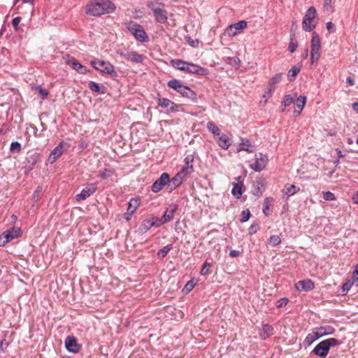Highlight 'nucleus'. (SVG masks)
Wrapping results in <instances>:
<instances>
[{"instance_id": "obj_1", "label": "nucleus", "mask_w": 358, "mask_h": 358, "mask_svg": "<svg viewBox=\"0 0 358 358\" xmlns=\"http://www.w3.org/2000/svg\"><path fill=\"white\" fill-rule=\"evenodd\" d=\"M116 6L110 0H92L85 6L87 15L99 17L113 13Z\"/></svg>"}, {"instance_id": "obj_2", "label": "nucleus", "mask_w": 358, "mask_h": 358, "mask_svg": "<svg viewBox=\"0 0 358 358\" xmlns=\"http://www.w3.org/2000/svg\"><path fill=\"white\" fill-rule=\"evenodd\" d=\"M147 6L153 13L155 20L161 24L167 22V11L165 5L159 0H152L147 3Z\"/></svg>"}, {"instance_id": "obj_3", "label": "nucleus", "mask_w": 358, "mask_h": 358, "mask_svg": "<svg viewBox=\"0 0 358 358\" xmlns=\"http://www.w3.org/2000/svg\"><path fill=\"white\" fill-rule=\"evenodd\" d=\"M341 343L338 340L330 338L320 342L313 350L312 352L317 356L324 358L328 355L331 347L338 346Z\"/></svg>"}, {"instance_id": "obj_4", "label": "nucleus", "mask_w": 358, "mask_h": 358, "mask_svg": "<svg viewBox=\"0 0 358 358\" xmlns=\"http://www.w3.org/2000/svg\"><path fill=\"white\" fill-rule=\"evenodd\" d=\"M126 27L131 34L138 41L142 43H146L149 41V36L141 24L134 21H129V22L126 23Z\"/></svg>"}, {"instance_id": "obj_5", "label": "nucleus", "mask_w": 358, "mask_h": 358, "mask_svg": "<svg viewBox=\"0 0 358 358\" xmlns=\"http://www.w3.org/2000/svg\"><path fill=\"white\" fill-rule=\"evenodd\" d=\"M167 85L170 88L173 89L184 97L192 99L195 97V93L178 80H171L168 82Z\"/></svg>"}, {"instance_id": "obj_6", "label": "nucleus", "mask_w": 358, "mask_h": 358, "mask_svg": "<svg viewBox=\"0 0 358 358\" xmlns=\"http://www.w3.org/2000/svg\"><path fill=\"white\" fill-rule=\"evenodd\" d=\"M316 15V9L313 6L310 7L306 11L302 22L303 29L306 31H310L315 28V25L313 22Z\"/></svg>"}, {"instance_id": "obj_7", "label": "nucleus", "mask_w": 358, "mask_h": 358, "mask_svg": "<svg viewBox=\"0 0 358 358\" xmlns=\"http://www.w3.org/2000/svg\"><path fill=\"white\" fill-rule=\"evenodd\" d=\"M22 231L19 227H13L0 235V246H4L8 242L20 237Z\"/></svg>"}, {"instance_id": "obj_8", "label": "nucleus", "mask_w": 358, "mask_h": 358, "mask_svg": "<svg viewBox=\"0 0 358 358\" xmlns=\"http://www.w3.org/2000/svg\"><path fill=\"white\" fill-rule=\"evenodd\" d=\"M321 43L319 35L313 32L311 38L310 59L312 63L317 61L320 57Z\"/></svg>"}, {"instance_id": "obj_9", "label": "nucleus", "mask_w": 358, "mask_h": 358, "mask_svg": "<svg viewBox=\"0 0 358 358\" xmlns=\"http://www.w3.org/2000/svg\"><path fill=\"white\" fill-rule=\"evenodd\" d=\"M92 66L101 73L111 75L115 72L114 66L109 62L96 59L91 62Z\"/></svg>"}, {"instance_id": "obj_10", "label": "nucleus", "mask_w": 358, "mask_h": 358, "mask_svg": "<svg viewBox=\"0 0 358 358\" xmlns=\"http://www.w3.org/2000/svg\"><path fill=\"white\" fill-rule=\"evenodd\" d=\"M268 157L262 153L255 155V162L250 164V168L256 172H260L267 165Z\"/></svg>"}, {"instance_id": "obj_11", "label": "nucleus", "mask_w": 358, "mask_h": 358, "mask_svg": "<svg viewBox=\"0 0 358 358\" xmlns=\"http://www.w3.org/2000/svg\"><path fill=\"white\" fill-rule=\"evenodd\" d=\"M247 22L245 20L238 21L236 23L228 26L225 29V33H227L229 36H234L245 29L247 27Z\"/></svg>"}, {"instance_id": "obj_12", "label": "nucleus", "mask_w": 358, "mask_h": 358, "mask_svg": "<svg viewBox=\"0 0 358 358\" xmlns=\"http://www.w3.org/2000/svg\"><path fill=\"white\" fill-rule=\"evenodd\" d=\"M168 184L170 185V176L167 173H163L160 178L153 183L152 191L155 193H157Z\"/></svg>"}, {"instance_id": "obj_13", "label": "nucleus", "mask_w": 358, "mask_h": 358, "mask_svg": "<svg viewBox=\"0 0 358 358\" xmlns=\"http://www.w3.org/2000/svg\"><path fill=\"white\" fill-rule=\"evenodd\" d=\"M96 184L95 183H90L88 184L80 194H78L76 196V199L77 201H80L85 200L88 197H90L92 194H93L96 190Z\"/></svg>"}, {"instance_id": "obj_14", "label": "nucleus", "mask_w": 358, "mask_h": 358, "mask_svg": "<svg viewBox=\"0 0 358 358\" xmlns=\"http://www.w3.org/2000/svg\"><path fill=\"white\" fill-rule=\"evenodd\" d=\"M189 174L190 173L185 171V170L180 169L172 179H170L171 189H173L180 186Z\"/></svg>"}, {"instance_id": "obj_15", "label": "nucleus", "mask_w": 358, "mask_h": 358, "mask_svg": "<svg viewBox=\"0 0 358 358\" xmlns=\"http://www.w3.org/2000/svg\"><path fill=\"white\" fill-rule=\"evenodd\" d=\"M121 56L124 57L127 61L132 63H141L144 59V56L138 54L136 51H127L125 52H118Z\"/></svg>"}, {"instance_id": "obj_16", "label": "nucleus", "mask_w": 358, "mask_h": 358, "mask_svg": "<svg viewBox=\"0 0 358 358\" xmlns=\"http://www.w3.org/2000/svg\"><path fill=\"white\" fill-rule=\"evenodd\" d=\"M67 147V144L64 142H61L55 147L49 156L50 162H55L62 155Z\"/></svg>"}, {"instance_id": "obj_17", "label": "nucleus", "mask_w": 358, "mask_h": 358, "mask_svg": "<svg viewBox=\"0 0 358 358\" xmlns=\"http://www.w3.org/2000/svg\"><path fill=\"white\" fill-rule=\"evenodd\" d=\"M157 104L159 107L166 108L168 112L173 113L178 110L177 104L168 99H159L157 101Z\"/></svg>"}, {"instance_id": "obj_18", "label": "nucleus", "mask_w": 358, "mask_h": 358, "mask_svg": "<svg viewBox=\"0 0 358 358\" xmlns=\"http://www.w3.org/2000/svg\"><path fill=\"white\" fill-rule=\"evenodd\" d=\"M140 206V200L138 198L131 199L129 202L127 213L125 214V219L129 221L131 215L134 213L136 209Z\"/></svg>"}, {"instance_id": "obj_19", "label": "nucleus", "mask_w": 358, "mask_h": 358, "mask_svg": "<svg viewBox=\"0 0 358 358\" xmlns=\"http://www.w3.org/2000/svg\"><path fill=\"white\" fill-rule=\"evenodd\" d=\"M65 346L66 349L71 352H78L80 350V345L74 336H67L65 340Z\"/></svg>"}, {"instance_id": "obj_20", "label": "nucleus", "mask_w": 358, "mask_h": 358, "mask_svg": "<svg viewBox=\"0 0 358 358\" xmlns=\"http://www.w3.org/2000/svg\"><path fill=\"white\" fill-rule=\"evenodd\" d=\"M236 182H234L233 188L231 190L232 194L237 199L240 198L242 195V187L243 186V180L241 176L236 178Z\"/></svg>"}, {"instance_id": "obj_21", "label": "nucleus", "mask_w": 358, "mask_h": 358, "mask_svg": "<svg viewBox=\"0 0 358 358\" xmlns=\"http://www.w3.org/2000/svg\"><path fill=\"white\" fill-rule=\"evenodd\" d=\"M314 287V282L311 280H300L296 284V288L299 291H310Z\"/></svg>"}, {"instance_id": "obj_22", "label": "nucleus", "mask_w": 358, "mask_h": 358, "mask_svg": "<svg viewBox=\"0 0 358 358\" xmlns=\"http://www.w3.org/2000/svg\"><path fill=\"white\" fill-rule=\"evenodd\" d=\"M187 73H195L199 76H204L207 74V70L193 63H189L188 67L187 69Z\"/></svg>"}, {"instance_id": "obj_23", "label": "nucleus", "mask_w": 358, "mask_h": 358, "mask_svg": "<svg viewBox=\"0 0 358 358\" xmlns=\"http://www.w3.org/2000/svg\"><path fill=\"white\" fill-rule=\"evenodd\" d=\"M273 334V327L268 324L262 325L259 331V336L262 340H266L271 337Z\"/></svg>"}, {"instance_id": "obj_24", "label": "nucleus", "mask_w": 358, "mask_h": 358, "mask_svg": "<svg viewBox=\"0 0 358 358\" xmlns=\"http://www.w3.org/2000/svg\"><path fill=\"white\" fill-rule=\"evenodd\" d=\"M177 208L178 207L175 204H171L169 206L162 217L163 218V221L165 222V223L171 221L173 218L174 213Z\"/></svg>"}, {"instance_id": "obj_25", "label": "nucleus", "mask_w": 358, "mask_h": 358, "mask_svg": "<svg viewBox=\"0 0 358 358\" xmlns=\"http://www.w3.org/2000/svg\"><path fill=\"white\" fill-rule=\"evenodd\" d=\"M194 161V156L192 155H188L185 158L184 162L185 164L181 169L185 170V171L192 173L194 171V167L192 162Z\"/></svg>"}, {"instance_id": "obj_26", "label": "nucleus", "mask_w": 358, "mask_h": 358, "mask_svg": "<svg viewBox=\"0 0 358 358\" xmlns=\"http://www.w3.org/2000/svg\"><path fill=\"white\" fill-rule=\"evenodd\" d=\"M171 64L173 67L176 69L187 72V69L188 67L189 62L181 59H172L171 61Z\"/></svg>"}, {"instance_id": "obj_27", "label": "nucleus", "mask_w": 358, "mask_h": 358, "mask_svg": "<svg viewBox=\"0 0 358 358\" xmlns=\"http://www.w3.org/2000/svg\"><path fill=\"white\" fill-rule=\"evenodd\" d=\"M68 64L75 70L80 73H85L87 69L85 66L80 64L76 59L72 58L69 60Z\"/></svg>"}, {"instance_id": "obj_28", "label": "nucleus", "mask_w": 358, "mask_h": 358, "mask_svg": "<svg viewBox=\"0 0 358 358\" xmlns=\"http://www.w3.org/2000/svg\"><path fill=\"white\" fill-rule=\"evenodd\" d=\"M315 330L320 338L326 335L331 334L334 331V329L329 326L317 327L315 328Z\"/></svg>"}, {"instance_id": "obj_29", "label": "nucleus", "mask_w": 358, "mask_h": 358, "mask_svg": "<svg viewBox=\"0 0 358 358\" xmlns=\"http://www.w3.org/2000/svg\"><path fill=\"white\" fill-rule=\"evenodd\" d=\"M225 63L230 65L231 69H238L240 66L241 61L238 57H228L225 59Z\"/></svg>"}, {"instance_id": "obj_30", "label": "nucleus", "mask_w": 358, "mask_h": 358, "mask_svg": "<svg viewBox=\"0 0 358 358\" xmlns=\"http://www.w3.org/2000/svg\"><path fill=\"white\" fill-rule=\"evenodd\" d=\"M299 187H296L294 185L287 184L285 186L283 193L285 195L289 196L297 193L299 191Z\"/></svg>"}, {"instance_id": "obj_31", "label": "nucleus", "mask_w": 358, "mask_h": 358, "mask_svg": "<svg viewBox=\"0 0 358 358\" xmlns=\"http://www.w3.org/2000/svg\"><path fill=\"white\" fill-rule=\"evenodd\" d=\"M251 143L249 139H242V142L239 145L238 148H237V152H240L242 150L246 151L249 153L252 152V150L250 149Z\"/></svg>"}, {"instance_id": "obj_32", "label": "nucleus", "mask_w": 358, "mask_h": 358, "mask_svg": "<svg viewBox=\"0 0 358 358\" xmlns=\"http://www.w3.org/2000/svg\"><path fill=\"white\" fill-rule=\"evenodd\" d=\"M320 337L315 330V329H314L313 330V331L311 333H309L305 340H304V343L306 345H307L308 346L310 345L315 341H316L317 339H318Z\"/></svg>"}, {"instance_id": "obj_33", "label": "nucleus", "mask_w": 358, "mask_h": 358, "mask_svg": "<svg viewBox=\"0 0 358 358\" xmlns=\"http://www.w3.org/2000/svg\"><path fill=\"white\" fill-rule=\"evenodd\" d=\"M89 88L95 92L104 94L106 92L105 87H100L99 85L94 81H90L88 84Z\"/></svg>"}, {"instance_id": "obj_34", "label": "nucleus", "mask_w": 358, "mask_h": 358, "mask_svg": "<svg viewBox=\"0 0 358 358\" xmlns=\"http://www.w3.org/2000/svg\"><path fill=\"white\" fill-rule=\"evenodd\" d=\"M273 199L272 197H267L264 199L263 204V213L265 215H268L270 206L272 205Z\"/></svg>"}, {"instance_id": "obj_35", "label": "nucleus", "mask_w": 358, "mask_h": 358, "mask_svg": "<svg viewBox=\"0 0 358 358\" xmlns=\"http://www.w3.org/2000/svg\"><path fill=\"white\" fill-rule=\"evenodd\" d=\"M300 72V68L297 66H293L287 73V78L289 81H294L295 76Z\"/></svg>"}, {"instance_id": "obj_36", "label": "nucleus", "mask_w": 358, "mask_h": 358, "mask_svg": "<svg viewBox=\"0 0 358 358\" xmlns=\"http://www.w3.org/2000/svg\"><path fill=\"white\" fill-rule=\"evenodd\" d=\"M306 103V97L305 96H299L296 101V108L303 110Z\"/></svg>"}, {"instance_id": "obj_37", "label": "nucleus", "mask_w": 358, "mask_h": 358, "mask_svg": "<svg viewBox=\"0 0 358 358\" xmlns=\"http://www.w3.org/2000/svg\"><path fill=\"white\" fill-rule=\"evenodd\" d=\"M207 127L209 131H210L214 136H219L220 135V129L217 127L215 124H214L212 122H209L207 124Z\"/></svg>"}, {"instance_id": "obj_38", "label": "nucleus", "mask_w": 358, "mask_h": 358, "mask_svg": "<svg viewBox=\"0 0 358 358\" xmlns=\"http://www.w3.org/2000/svg\"><path fill=\"white\" fill-rule=\"evenodd\" d=\"M152 227H154V224L151 218L143 220L141 224L142 230L145 231H148Z\"/></svg>"}, {"instance_id": "obj_39", "label": "nucleus", "mask_w": 358, "mask_h": 358, "mask_svg": "<svg viewBox=\"0 0 358 358\" xmlns=\"http://www.w3.org/2000/svg\"><path fill=\"white\" fill-rule=\"evenodd\" d=\"M172 248L173 245L171 244L166 245L158 251L157 255L162 257H164Z\"/></svg>"}, {"instance_id": "obj_40", "label": "nucleus", "mask_w": 358, "mask_h": 358, "mask_svg": "<svg viewBox=\"0 0 358 358\" xmlns=\"http://www.w3.org/2000/svg\"><path fill=\"white\" fill-rule=\"evenodd\" d=\"M295 96H292L291 94L285 95L282 101L284 107H287L291 105L293 103Z\"/></svg>"}, {"instance_id": "obj_41", "label": "nucleus", "mask_w": 358, "mask_h": 358, "mask_svg": "<svg viewBox=\"0 0 358 358\" xmlns=\"http://www.w3.org/2000/svg\"><path fill=\"white\" fill-rule=\"evenodd\" d=\"M282 77V73H277L269 80L268 83L275 87V85L281 80Z\"/></svg>"}, {"instance_id": "obj_42", "label": "nucleus", "mask_w": 358, "mask_h": 358, "mask_svg": "<svg viewBox=\"0 0 358 358\" xmlns=\"http://www.w3.org/2000/svg\"><path fill=\"white\" fill-rule=\"evenodd\" d=\"M355 284L352 280H349L346 282H345L342 286V292L343 294H345L352 287V286Z\"/></svg>"}, {"instance_id": "obj_43", "label": "nucleus", "mask_w": 358, "mask_h": 358, "mask_svg": "<svg viewBox=\"0 0 358 358\" xmlns=\"http://www.w3.org/2000/svg\"><path fill=\"white\" fill-rule=\"evenodd\" d=\"M10 150L11 152L19 153L21 151L20 143L17 141L11 143Z\"/></svg>"}, {"instance_id": "obj_44", "label": "nucleus", "mask_w": 358, "mask_h": 358, "mask_svg": "<svg viewBox=\"0 0 358 358\" xmlns=\"http://www.w3.org/2000/svg\"><path fill=\"white\" fill-rule=\"evenodd\" d=\"M27 160L29 163H31V166L29 169L31 170L38 160V155L34 153L33 155H29L27 158Z\"/></svg>"}, {"instance_id": "obj_45", "label": "nucleus", "mask_w": 358, "mask_h": 358, "mask_svg": "<svg viewBox=\"0 0 358 358\" xmlns=\"http://www.w3.org/2000/svg\"><path fill=\"white\" fill-rule=\"evenodd\" d=\"M281 243V239L278 236H271L268 240V243L272 246H276Z\"/></svg>"}, {"instance_id": "obj_46", "label": "nucleus", "mask_w": 358, "mask_h": 358, "mask_svg": "<svg viewBox=\"0 0 358 358\" xmlns=\"http://www.w3.org/2000/svg\"><path fill=\"white\" fill-rule=\"evenodd\" d=\"M250 211L248 209L244 210L242 211L240 221L241 222H245L250 219Z\"/></svg>"}, {"instance_id": "obj_47", "label": "nucleus", "mask_w": 358, "mask_h": 358, "mask_svg": "<svg viewBox=\"0 0 358 358\" xmlns=\"http://www.w3.org/2000/svg\"><path fill=\"white\" fill-rule=\"evenodd\" d=\"M151 220L154 224V227H159L163 225L164 224H165V222L163 221L162 217L159 218L157 217H151Z\"/></svg>"}, {"instance_id": "obj_48", "label": "nucleus", "mask_w": 358, "mask_h": 358, "mask_svg": "<svg viewBox=\"0 0 358 358\" xmlns=\"http://www.w3.org/2000/svg\"><path fill=\"white\" fill-rule=\"evenodd\" d=\"M323 199L325 201H334L336 197L332 192L328 191L323 192Z\"/></svg>"}, {"instance_id": "obj_49", "label": "nucleus", "mask_w": 358, "mask_h": 358, "mask_svg": "<svg viewBox=\"0 0 358 358\" xmlns=\"http://www.w3.org/2000/svg\"><path fill=\"white\" fill-rule=\"evenodd\" d=\"M36 90H38V93L41 94V98L43 99H45L48 96V90L43 89L41 86H36Z\"/></svg>"}, {"instance_id": "obj_50", "label": "nucleus", "mask_w": 358, "mask_h": 358, "mask_svg": "<svg viewBox=\"0 0 358 358\" xmlns=\"http://www.w3.org/2000/svg\"><path fill=\"white\" fill-rule=\"evenodd\" d=\"M297 46H298V44L296 42H294V38L292 37H291L290 38V43H289V50L290 52L293 53L294 52H295V50H296L297 48Z\"/></svg>"}, {"instance_id": "obj_51", "label": "nucleus", "mask_w": 358, "mask_h": 358, "mask_svg": "<svg viewBox=\"0 0 358 358\" xmlns=\"http://www.w3.org/2000/svg\"><path fill=\"white\" fill-rule=\"evenodd\" d=\"M351 280L355 283V285H358V264L355 266V270L352 273Z\"/></svg>"}, {"instance_id": "obj_52", "label": "nucleus", "mask_w": 358, "mask_h": 358, "mask_svg": "<svg viewBox=\"0 0 358 358\" xmlns=\"http://www.w3.org/2000/svg\"><path fill=\"white\" fill-rule=\"evenodd\" d=\"M259 229V226L258 224H252L248 229V233L250 235L255 234Z\"/></svg>"}, {"instance_id": "obj_53", "label": "nucleus", "mask_w": 358, "mask_h": 358, "mask_svg": "<svg viewBox=\"0 0 358 358\" xmlns=\"http://www.w3.org/2000/svg\"><path fill=\"white\" fill-rule=\"evenodd\" d=\"M210 265L209 263L205 262L201 270V275H206L209 273Z\"/></svg>"}, {"instance_id": "obj_54", "label": "nucleus", "mask_w": 358, "mask_h": 358, "mask_svg": "<svg viewBox=\"0 0 358 358\" xmlns=\"http://www.w3.org/2000/svg\"><path fill=\"white\" fill-rule=\"evenodd\" d=\"M194 286H195L194 282L192 280H190L187 282V284L185 285V286L183 289V291L185 290V291H187V292H189L194 287Z\"/></svg>"}, {"instance_id": "obj_55", "label": "nucleus", "mask_w": 358, "mask_h": 358, "mask_svg": "<svg viewBox=\"0 0 358 358\" xmlns=\"http://www.w3.org/2000/svg\"><path fill=\"white\" fill-rule=\"evenodd\" d=\"M20 22H21L20 17H16L12 20V24H13L14 29H15V31H17L18 29V26H19V24L20 23Z\"/></svg>"}, {"instance_id": "obj_56", "label": "nucleus", "mask_w": 358, "mask_h": 358, "mask_svg": "<svg viewBox=\"0 0 358 358\" xmlns=\"http://www.w3.org/2000/svg\"><path fill=\"white\" fill-rule=\"evenodd\" d=\"M275 87L268 83V86L266 90V92L268 93V96H271L273 95V92H275Z\"/></svg>"}, {"instance_id": "obj_57", "label": "nucleus", "mask_w": 358, "mask_h": 358, "mask_svg": "<svg viewBox=\"0 0 358 358\" xmlns=\"http://www.w3.org/2000/svg\"><path fill=\"white\" fill-rule=\"evenodd\" d=\"M112 175L111 173V171L110 170H108V169H104L101 173H100V176L103 178V179H106L107 178H109Z\"/></svg>"}, {"instance_id": "obj_58", "label": "nucleus", "mask_w": 358, "mask_h": 358, "mask_svg": "<svg viewBox=\"0 0 358 358\" xmlns=\"http://www.w3.org/2000/svg\"><path fill=\"white\" fill-rule=\"evenodd\" d=\"M187 42H188L189 45H191L193 48H196L199 45V41L198 40H192L191 38H189L187 40Z\"/></svg>"}, {"instance_id": "obj_59", "label": "nucleus", "mask_w": 358, "mask_h": 358, "mask_svg": "<svg viewBox=\"0 0 358 358\" xmlns=\"http://www.w3.org/2000/svg\"><path fill=\"white\" fill-rule=\"evenodd\" d=\"M241 252L239 250H233L230 251L229 255L231 257H238L241 255Z\"/></svg>"}, {"instance_id": "obj_60", "label": "nucleus", "mask_w": 358, "mask_h": 358, "mask_svg": "<svg viewBox=\"0 0 358 358\" xmlns=\"http://www.w3.org/2000/svg\"><path fill=\"white\" fill-rule=\"evenodd\" d=\"M352 200H353L354 203L358 204V190L353 195Z\"/></svg>"}, {"instance_id": "obj_61", "label": "nucleus", "mask_w": 358, "mask_h": 358, "mask_svg": "<svg viewBox=\"0 0 358 358\" xmlns=\"http://www.w3.org/2000/svg\"><path fill=\"white\" fill-rule=\"evenodd\" d=\"M301 111H302V110H300V109H299L297 108H295L294 110V112H293L294 115L295 117L299 116L301 114Z\"/></svg>"}, {"instance_id": "obj_62", "label": "nucleus", "mask_w": 358, "mask_h": 358, "mask_svg": "<svg viewBox=\"0 0 358 358\" xmlns=\"http://www.w3.org/2000/svg\"><path fill=\"white\" fill-rule=\"evenodd\" d=\"M336 152L338 154V158H343V157H345V155L343 154V152H342V151L341 150L336 149Z\"/></svg>"}, {"instance_id": "obj_63", "label": "nucleus", "mask_w": 358, "mask_h": 358, "mask_svg": "<svg viewBox=\"0 0 358 358\" xmlns=\"http://www.w3.org/2000/svg\"><path fill=\"white\" fill-rule=\"evenodd\" d=\"M331 4V0H324V6L326 8H328L330 6Z\"/></svg>"}, {"instance_id": "obj_64", "label": "nucleus", "mask_w": 358, "mask_h": 358, "mask_svg": "<svg viewBox=\"0 0 358 358\" xmlns=\"http://www.w3.org/2000/svg\"><path fill=\"white\" fill-rule=\"evenodd\" d=\"M352 108L355 110H358V103H354L352 104Z\"/></svg>"}]
</instances>
